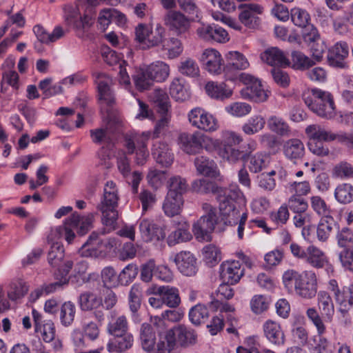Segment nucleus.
<instances>
[{
  "label": "nucleus",
  "mask_w": 353,
  "mask_h": 353,
  "mask_svg": "<svg viewBox=\"0 0 353 353\" xmlns=\"http://www.w3.org/2000/svg\"><path fill=\"white\" fill-rule=\"evenodd\" d=\"M139 272L138 266L134 263L126 265L118 275L120 284L127 285L137 277Z\"/></svg>",
  "instance_id": "nucleus-62"
},
{
  "label": "nucleus",
  "mask_w": 353,
  "mask_h": 353,
  "mask_svg": "<svg viewBox=\"0 0 353 353\" xmlns=\"http://www.w3.org/2000/svg\"><path fill=\"white\" fill-rule=\"evenodd\" d=\"M292 68L296 70L305 71L315 65L313 59L304 54L300 51H292L291 54Z\"/></svg>",
  "instance_id": "nucleus-45"
},
{
  "label": "nucleus",
  "mask_w": 353,
  "mask_h": 353,
  "mask_svg": "<svg viewBox=\"0 0 353 353\" xmlns=\"http://www.w3.org/2000/svg\"><path fill=\"white\" fill-rule=\"evenodd\" d=\"M328 290L332 293L337 304L345 308L353 306V284L340 287L335 279L328 282Z\"/></svg>",
  "instance_id": "nucleus-18"
},
{
  "label": "nucleus",
  "mask_w": 353,
  "mask_h": 353,
  "mask_svg": "<svg viewBox=\"0 0 353 353\" xmlns=\"http://www.w3.org/2000/svg\"><path fill=\"white\" fill-rule=\"evenodd\" d=\"M29 287L21 279L13 281L10 285L8 296L10 300L17 301L23 297L28 292Z\"/></svg>",
  "instance_id": "nucleus-55"
},
{
  "label": "nucleus",
  "mask_w": 353,
  "mask_h": 353,
  "mask_svg": "<svg viewBox=\"0 0 353 353\" xmlns=\"http://www.w3.org/2000/svg\"><path fill=\"white\" fill-rule=\"evenodd\" d=\"M76 314V307L74 304L71 301L63 303L59 310V317L61 324L68 327L72 325L74 321Z\"/></svg>",
  "instance_id": "nucleus-54"
},
{
  "label": "nucleus",
  "mask_w": 353,
  "mask_h": 353,
  "mask_svg": "<svg viewBox=\"0 0 353 353\" xmlns=\"http://www.w3.org/2000/svg\"><path fill=\"white\" fill-rule=\"evenodd\" d=\"M199 132H181L179 134L177 143L179 148L186 154H195L199 153Z\"/></svg>",
  "instance_id": "nucleus-29"
},
{
  "label": "nucleus",
  "mask_w": 353,
  "mask_h": 353,
  "mask_svg": "<svg viewBox=\"0 0 353 353\" xmlns=\"http://www.w3.org/2000/svg\"><path fill=\"white\" fill-rule=\"evenodd\" d=\"M203 210L205 214L203 215L192 227V232L199 241H210L212 239L211 234L215 225L219 223L216 209L209 203H203Z\"/></svg>",
  "instance_id": "nucleus-7"
},
{
  "label": "nucleus",
  "mask_w": 353,
  "mask_h": 353,
  "mask_svg": "<svg viewBox=\"0 0 353 353\" xmlns=\"http://www.w3.org/2000/svg\"><path fill=\"white\" fill-rule=\"evenodd\" d=\"M317 304L321 316L315 307H309L306 311V315L310 321L315 326L319 335L326 332L325 322L332 321L335 309L332 299L326 291H319L317 294Z\"/></svg>",
  "instance_id": "nucleus-3"
},
{
  "label": "nucleus",
  "mask_w": 353,
  "mask_h": 353,
  "mask_svg": "<svg viewBox=\"0 0 353 353\" xmlns=\"http://www.w3.org/2000/svg\"><path fill=\"white\" fill-rule=\"evenodd\" d=\"M173 261L179 271L184 276H194L198 271L196 259L190 252L181 251L177 253Z\"/></svg>",
  "instance_id": "nucleus-19"
},
{
  "label": "nucleus",
  "mask_w": 353,
  "mask_h": 353,
  "mask_svg": "<svg viewBox=\"0 0 353 353\" xmlns=\"http://www.w3.org/2000/svg\"><path fill=\"white\" fill-rule=\"evenodd\" d=\"M188 117L193 127L205 132H214L219 128L217 119L201 108L192 109L188 112Z\"/></svg>",
  "instance_id": "nucleus-13"
},
{
  "label": "nucleus",
  "mask_w": 353,
  "mask_h": 353,
  "mask_svg": "<svg viewBox=\"0 0 353 353\" xmlns=\"http://www.w3.org/2000/svg\"><path fill=\"white\" fill-rule=\"evenodd\" d=\"M240 79L246 85L241 91L243 98L259 103L268 99L270 92L263 88L259 79L247 73L241 74Z\"/></svg>",
  "instance_id": "nucleus-10"
},
{
  "label": "nucleus",
  "mask_w": 353,
  "mask_h": 353,
  "mask_svg": "<svg viewBox=\"0 0 353 353\" xmlns=\"http://www.w3.org/2000/svg\"><path fill=\"white\" fill-rule=\"evenodd\" d=\"M194 165L199 174L216 179L220 175L216 162L207 157L199 156L194 159Z\"/></svg>",
  "instance_id": "nucleus-28"
},
{
  "label": "nucleus",
  "mask_w": 353,
  "mask_h": 353,
  "mask_svg": "<svg viewBox=\"0 0 353 353\" xmlns=\"http://www.w3.org/2000/svg\"><path fill=\"white\" fill-rule=\"evenodd\" d=\"M107 332L112 336L128 332V322L125 316H117L114 312H112L108 318Z\"/></svg>",
  "instance_id": "nucleus-38"
},
{
  "label": "nucleus",
  "mask_w": 353,
  "mask_h": 353,
  "mask_svg": "<svg viewBox=\"0 0 353 353\" xmlns=\"http://www.w3.org/2000/svg\"><path fill=\"white\" fill-rule=\"evenodd\" d=\"M152 99L158 108L160 114L168 112L169 97L167 93L162 90H155L152 95Z\"/></svg>",
  "instance_id": "nucleus-61"
},
{
  "label": "nucleus",
  "mask_w": 353,
  "mask_h": 353,
  "mask_svg": "<svg viewBox=\"0 0 353 353\" xmlns=\"http://www.w3.org/2000/svg\"><path fill=\"white\" fill-rule=\"evenodd\" d=\"M334 195L339 203H350L353 201V186L347 183L339 184L334 190Z\"/></svg>",
  "instance_id": "nucleus-50"
},
{
  "label": "nucleus",
  "mask_w": 353,
  "mask_h": 353,
  "mask_svg": "<svg viewBox=\"0 0 353 353\" xmlns=\"http://www.w3.org/2000/svg\"><path fill=\"white\" fill-rule=\"evenodd\" d=\"M119 196L116 184L108 181L103 188V194L100 203L97 205V210L102 214V221L107 226L114 225L118 219V202Z\"/></svg>",
  "instance_id": "nucleus-5"
},
{
  "label": "nucleus",
  "mask_w": 353,
  "mask_h": 353,
  "mask_svg": "<svg viewBox=\"0 0 353 353\" xmlns=\"http://www.w3.org/2000/svg\"><path fill=\"white\" fill-rule=\"evenodd\" d=\"M303 100L308 108L317 116L330 119L335 116V105L331 93L319 88L305 91Z\"/></svg>",
  "instance_id": "nucleus-2"
},
{
  "label": "nucleus",
  "mask_w": 353,
  "mask_h": 353,
  "mask_svg": "<svg viewBox=\"0 0 353 353\" xmlns=\"http://www.w3.org/2000/svg\"><path fill=\"white\" fill-rule=\"evenodd\" d=\"M188 188V185L185 179L174 176L168 181V194L183 197V194L187 192Z\"/></svg>",
  "instance_id": "nucleus-51"
},
{
  "label": "nucleus",
  "mask_w": 353,
  "mask_h": 353,
  "mask_svg": "<svg viewBox=\"0 0 353 353\" xmlns=\"http://www.w3.org/2000/svg\"><path fill=\"white\" fill-rule=\"evenodd\" d=\"M226 68L229 70H245L250 65L246 57L237 51H231L226 54Z\"/></svg>",
  "instance_id": "nucleus-47"
},
{
  "label": "nucleus",
  "mask_w": 353,
  "mask_h": 353,
  "mask_svg": "<svg viewBox=\"0 0 353 353\" xmlns=\"http://www.w3.org/2000/svg\"><path fill=\"white\" fill-rule=\"evenodd\" d=\"M79 304L82 311L93 310L92 314L98 323H101L103 321L104 313L101 310H99L103 306L102 297L93 292H84L79 297Z\"/></svg>",
  "instance_id": "nucleus-15"
},
{
  "label": "nucleus",
  "mask_w": 353,
  "mask_h": 353,
  "mask_svg": "<svg viewBox=\"0 0 353 353\" xmlns=\"http://www.w3.org/2000/svg\"><path fill=\"white\" fill-rule=\"evenodd\" d=\"M189 225L184 222L179 225L174 231L171 232L168 236V244L173 246L181 242L190 241L192 239V234L189 232Z\"/></svg>",
  "instance_id": "nucleus-44"
},
{
  "label": "nucleus",
  "mask_w": 353,
  "mask_h": 353,
  "mask_svg": "<svg viewBox=\"0 0 353 353\" xmlns=\"http://www.w3.org/2000/svg\"><path fill=\"white\" fill-rule=\"evenodd\" d=\"M134 343L133 335L126 332L118 336H114L107 345L109 352H122L131 348Z\"/></svg>",
  "instance_id": "nucleus-34"
},
{
  "label": "nucleus",
  "mask_w": 353,
  "mask_h": 353,
  "mask_svg": "<svg viewBox=\"0 0 353 353\" xmlns=\"http://www.w3.org/2000/svg\"><path fill=\"white\" fill-rule=\"evenodd\" d=\"M103 232L94 231L79 250L83 257H98L117 245L114 237H104Z\"/></svg>",
  "instance_id": "nucleus-6"
},
{
  "label": "nucleus",
  "mask_w": 353,
  "mask_h": 353,
  "mask_svg": "<svg viewBox=\"0 0 353 353\" xmlns=\"http://www.w3.org/2000/svg\"><path fill=\"white\" fill-rule=\"evenodd\" d=\"M265 125V118L259 114L253 115L243 124L242 131L247 135H252L262 130Z\"/></svg>",
  "instance_id": "nucleus-49"
},
{
  "label": "nucleus",
  "mask_w": 353,
  "mask_h": 353,
  "mask_svg": "<svg viewBox=\"0 0 353 353\" xmlns=\"http://www.w3.org/2000/svg\"><path fill=\"white\" fill-rule=\"evenodd\" d=\"M292 23L300 28H307L310 21V14L304 9L294 8L290 11Z\"/></svg>",
  "instance_id": "nucleus-60"
},
{
  "label": "nucleus",
  "mask_w": 353,
  "mask_h": 353,
  "mask_svg": "<svg viewBox=\"0 0 353 353\" xmlns=\"http://www.w3.org/2000/svg\"><path fill=\"white\" fill-rule=\"evenodd\" d=\"M95 81L101 105H111L114 102V94L110 88L112 79L103 73H100L97 76Z\"/></svg>",
  "instance_id": "nucleus-22"
},
{
  "label": "nucleus",
  "mask_w": 353,
  "mask_h": 353,
  "mask_svg": "<svg viewBox=\"0 0 353 353\" xmlns=\"http://www.w3.org/2000/svg\"><path fill=\"white\" fill-rule=\"evenodd\" d=\"M208 316V309L205 305L197 304L192 307L189 312V319L192 323L196 325L203 323Z\"/></svg>",
  "instance_id": "nucleus-56"
},
{
  "label": "nucleus",
  "mask_w": 353,
  "mask_h": 353,
  "mask_svg": "<svg viewBox=\"0 0 353 353\" xmlns=\"http://www.w3.org/2000/svg\"><path fill=\"white\" fill-rule=\"evenodd\" d=\"M170 93L176 101H183L190 97V93L185 87L183 79L179 78L172 80L170 87Z\"/></svg>",
  "instance_id": "nucleus-53"
},
{
  "label": "nucleus",
  "mask_w": 353,
  "mask_h": 353,
  "mask_svg": "<svg viewBox=\"0 0 353 353\" xmlns=\"http://www.w3.org/2000/svg\"><path fill=\"white\" fill-rule=\"evenodd\" d=\"M238 19L240 23L249 29H257L261 24L259 15L263 12V7L258 3H241L238 6Z\"/></svg>",
  "instance_id": "nucleus-12"
},
{
  "label": "nucleus",
  "mask_w": 353,
  "mask_h": 353,
  "mask_svg": "<svg viewBox=\"0 0 353 353\" xmlns=\"http://www.w3.org/2000/svg\"><path fill=\"white\" fill-rule=\"evenodd\" d=\"M94 214L92 213L81 216L74 212L65 221L63 226L57 227L51 232L48 236V241H53L54 238L59 239L63 236L65 241L70 243L75 237L74 229H77L79 234L84 235L92 228Z\"/></svg>",
  "instance_id": "nucleus-1"
},
{
  "label": "nucleus",
  "mask_w": 353,
  "mask_h": 353,
  "mask_svg": "<svg viewBox=\"0 0 353 353\" xmlns=\"http://www.w3.org/2000/svg\"><path fill=\"white\" fill-rule=\"evenodd\" d=\"M48 261L52 268H55L54 270L64 269L67 262L71 263V270L73 268V262L71 260L64 259L63 247L58 242L52 244L48 254Z\"/></svg>",
  "instance_id": "nucleus-32"
},
{
  "label": "nucleus",
  "mask_w": 353,
  "mask_h": 353,
  "mask_svg": "<svg viewBox=\"0 0 353 353\" xmlns=\"http://www.w3.org/2000/svg\"><path fill=\"white\" fill-rule=\"evenodd\" d=\"M218 197L220 211V223L225 225H234L241 219L240 209L237 207L236 200L240 197L241 192L237 186H232L228 190H220Z\"/></svg>",
  "instance_id": "nucleus-4"
},
{
  "label": "nucleus",
  "mask_w": 353,
  "mask_h": 353,
  "mask_svg": "<svg viewBox=\"0 0 353 353\" xmlns=\"http://www.w3.org/2000/svg\"><path fill=\"white\" fill-rule=\"evenodd\" d=\"M152 155L156 162L162 167L168 168L174 161V154L170 146L164 141H156L152 147Z\"/></svg>",
  "instance_id": "nucleus-21"
},
{
  "label": "nucleus",
  "mask_w": 353,
  "mask_h": 353,
  "mask_svg": "<svg viewBox=\"0 0 353 353\" xmlns=\"http://www.w3.org/2000/svg\"><path fill=\"white\" fill-rule=\"evenodd\" d=\"M317 279L316 274L312 271H305L300 281L295 286L294 291L301 297L306 299L314 298L317 293Z\"/></svg>",
  "instance_id": "nucleus-17"
},
{
  "label": "nucleus",
  "mask_w": 353,
  "mask_h": 353,
  "mask_svg": "<svg viewBox=\"0 0 353 353\" xmlns=\"http://www.w3.org/2000/svg\"><path fill=\"white\" fill-rule=\"evenodd\" d=\"M268 129L280 137H289L292 130L285 119L276 115H272L268 119Z\"/></svg>",
  "instance_id": "nucleus-39"
},
{
  "label": "nucleus",
  "mask_w": 353,
  "mask_h": 353,
  "mask_svg": "<svg viewBox=\"0 0 353 353\" xmlns=\"http://www.w3.org/2000/svg\"><path fill=\"white\" fill-rule=\"evenodd\" d=\"M150 137V131L143 132L141 135L135 134L126 137L125 145L128 154L136 153V163L143 165L149 156L147 142Z\"/></svg>",
  "instance_id": "nucleus-9"
},
{
  "label": "nucleus",
  "mask_w": 353,
  "mask_h": 353,
  "mask_svg": "<svg viewBox=\"0 0 353 353\" xmlns=\"http://www.w3.org/2000/svg\"><path fill=\"white\" fill-rule=\"evenodd\" d=\"M263 333L271 343L281 346L285 344V334L279 323L272 320L266 321L263 325Z\"/></svg>",
  "instance_id": "nucleus-27"
},
{
  "label": "nucleus",
  "mask_w": 353,
  "mask_h": 353,
  "mask_svg": "<svg viewBox=\"0 0 353 353\" xmlns=\"http://www.w3.org/2000/svg\"><path fill=\"white\" fill-rule=\"evenodd\" d=\"M305 261L312 267L321 269L330 264L329 259L325 253L315 245H311L307 248Z\"/></svg>",
  "instance_id": "nucleus-33"
},
{
  "label": "nucleus",
  "mask_w": 353,
  "mask_h": 353,
  "mask_svg": "<svg viewBox=\"0 0 353 353\" xmlns=\"http://www.w3.org/2000/svg\"><path fill=\"white\" fill-rule=\"evenodd\" d=\"M219 155L230 163H236L238 161H245L248 159V152L244 150H239L234 147L223 148L219 151Z\"/></svg>",
  "instance_id": "nucleus-52"
},
{
  "label": "nucleus",
  "mask_w": 353,
  "mask_h": 353,
  "mask_svg": "<svg viewBox=\"0 0 353 353\" xmlns=\"http://www.w3.org/2000/svg\"><path fill=\"white\" fill-rule=\"evenodd\" d=\"M70 270L71 263L70 262L65 264L63 270H54L53 276L56 281L43 285L44 292L46 294L53 293L67 285L70 278V276H68Z\"/></svg>",
  "instance_id": "nucleus-26"
},
{
  "label": "nucleus",
  "mask_w": 353,
  "mask_h": 353,
  "mask_svg": "<svg viewBox=\"0 0 353 353\" xmlns=\"http://www.w3.org/2000/svg\"><path fill=\"white\" fill-rule=\"evenodd\" d=\"M349 48L347 43L340 41L329 49L327 61L330 65L334 67H343V61L347 57Z\"/></svg>",
  "instance_id": "nucleus-31"
},
{
  "label": "nucleus",
  "mask_w": 353,
  "mask_h": 353,
  "mask_svg": "<svg viewBox=\"0 0 353 353\" xmlns=\"http://www.w3.org/2000/svg\"><path fill=\"white\" fill-rule=\"evenodd\" d=\"M165 32V29L159 24L153 31L150 25L139 23L135 28V38L143 48H150L163 42Z\"/></svg>",
  "instance_id": "nucleus-8"
},
{
  "label": "nucleus",
  "mask_w": 353,
  "mask_h": 353,
  "mask_svg": "<svg viewBox=\"0 0 353 353\" xmlns=\"http://www.w3.org/2000/svg\"><path fill=\"white\" fill-rule=\"evenodd\" d=\"M170 335L173 339V349L176 345V341L183 347H188L196 342V334L194 331L183 325L168 330L164 336H161L159 341H164Z\"/></svg>",
  "instance_id": "nucleus-16"
},
{
  "label": "nucleus",
  "mask_w": 353,
  "mask_h": 353,
  "mask_svg": "<svg viewBox=\"0 0 353 353\" xmlns=\"http://www.w3.org/2000/svg\"><path fill=\"white\" fill-rule=\"evenodd\" d=\"M183 205V197L167 194L163 204V210L168 216L172 217L181 212Z\"/></svg>",
  "instance_id": "nucleus-46"
},
{
  "label": "nucleus",
  "mask_w": 353,
  "mask_h": 353,
  "mask_svg": "<svg viewBox=\"0 0 353 353\" xmlns=\"http://www.w3.org/2000/svg\"><path fill=\"white\" fill-rule=\"evenodd\" d=\"M277 172L271 170L268 172H262L257 176V183L260 188L266 192H272L276 188V180L273 177Z\"/></svg>",
  "instance_id": "nucleus-57"
},
{
  "label": "nucleus",
  "mask_w": 353,
  "mask_h": 353,
  "mask_svg": "<svg viewBox=\"0 0 353 353\" xmlns=\"http://www.w3.org/2000/svg\"><path fill=\"white\" fill-rule=\"evenodd\" d=\"M336 223L332 216L323 217L317 225L316 235L320 241H326L332 234Z\"/></svg>",
  "instance_id": "nucleus-48"
},
{
  "label": "nucleus",
  "mask_w": 353,
  "mask_h": 353,
  "mask_svg": "<svg viewBox=\"0 0 353 353\" xmlns=\"http://www.w3.org/2000/svg\"><path fill=\"white\" fill-rule=\"evenodd\" d=\"M283 153L286 158L296 162L301 159L305 153V148L302 141L298 139H292L283 144Z\"/></svg>",
  "instance_id": "nucleus-37"
},
{
  "label": "nucleus",
  "mask_w": 353,
  "mask_h": 353,
  "mask_svg": "<svg viewBox=\"0 0 353 353\" xmlns=\"http://www.w3.org/2000/svg\"><path fill=\"white\" fill-rule=\"evenodd\" d=\"M268 157L262 154L256 153L250 158L249 170L251 172L258 173L265 168L268 164Z\"/></svg>",
  "instance_id": "nucleus-64"
},
{
  "label": "nucleus",
  "mask_w": 353,
  "mask_h": 353,
  "mask_svg": "<svg viewBox=\"0 0 353 353\" xmlns=\"http://www.w3.org/2000/svg\"><path fill=\"white\" fill-rule=\"evenodd\" d=\"M192 188L194 192L198 193H214L216 195L217 200L220 190H228L229 189L218 187L215 183L204 179H196L192 183Z\"/></svg>",
  "instance_id": "nucleus-43"
},
{
  "label": "nucleus",
  "mask_w": 353,
  "mask_h": 353,
  "mask_svg": "<svg viewBox=\"0 0 353 353\" xmlns=\"http://www.w3.org/2000/svg\"><path fill=\"white\" fill-rule=\"evenodd\" d=\"M161 296L164 304L170 307L175 308L181 303L179 290L174 287L165 286Z\"/></svg>",
  "instance_id": "nucleus-59"
},
{
  "label": "nucleus",
  "mask_w": 353,
  "mask_h": 353,
  "mask_svg": "<svg viewBox=\"0 0 353 353\" xmlns=\"http://www.w3.org/2000/svg\"><path fill=\"white\" fill-rule=\"evenodd\" d=\"M243 274L244 269L238 261H225L220 266V277L227 284H236Z\"/></svg>",
  "instance_id": "nucleus-20"
},
{
  "label": "nucleus",
  "mask_w": 353,
  "mask_h": 353,
  "mask_svg": "<svg viewBox=\"0 0 353 353\" xmlns=\"http://www.w3.org/2000/svg\"><path fill=\"white\" fill-rule=\"evenodd\" d=\"M139 341L141 348L147 353H157L156 334L152 325L148 323L141 324L139 330Z\"/></svg>",
  "instance_id": "nucleus-23"
},
{
  "label": "nucleus",
  "mask_w": 353,
  "mask_h": 353,
  "mask_svg": "<svg viewBox=\"0 0 353 353\" xmlns=\"http://www.w3.org/2000/svg\"><path fill=\"white\" fill-rule=\"evenodd\" d=\"M308 141H324L326 142L336 140V134L317 124L308 125L305 128Z\"/></svg>",
  "instance_id": "nucleus-36"
},
{
  "label": "nucleus",
  "mask_w": 353,
  "mask_h": 353,
  "mask_svg": "<svg viewBox=\"0 0 353 353\" xmlns=\"http://www.w3.org/2000/svg\"><path fill=\"white\" fill-rule=\"evenodd\" d=\"M261 59L270 65L287 67L290 65V61L285 54L277 48L266 50L261 54Z\"/></svg>",
  "instance_id": "nucleus-35"
},
{
  "label": "nucleus",
  "mask_w": 353,
  "mask_h": 353,
  "mask_svg": "<svg viewBox=\"0 0 353 353\" xmlns=\"http://www.w3.org/2000/svg\"><path fill=\"white\" fill-rule=\"evenodd\" d=\"M201 60L206 70L214 74H220L223 70V59L216 50L208 48L202 53Z\"/></svg>",
  "instance_id": "nucleus-25"
},
{
  "label": "nucleus",
  "mask_w": 353,
  "mask_h": 353,
  "mask_svg": "<svg viewBox=\"0 0 353 353\" xmlns=\"http://www.w3.org/2000/svg\"><path fill=\"white\" fill-rule=\"evenodd\" d=\"M132 79L136 88L140 92L150 89L153 85V81L147 66L137 69L132 75Z\"/></svg>",
  "instance_id": "nucleus-40"
},
{
  "label": "nucleus",
  "mask_w": 353,
  "mask_h": 353,
  "mask_svg": "<svg viewBox=\"0 0 353 353\" xmlns=\"http://www.w3.org/2000/svg\"><path fill=\"white\" fill-rule=\"evenodd\" d=\"M332 175L341 180L353 179V166L346 161H341L333 168Z\"/></svg>",
  "instance_id": "nucleus-58"
},
{
  "label": "nucleus",
  "mask_w": 353,
  "mask_h": 353,
  "mask_svg": "<svg viewBox=\"0 0 353 353\" xmlns=\"http://www.w3.org/2000/svg\"><path fill=\"white\" fill-rule=\"evenodd\" d=\"M119 126L118 119H112L108 117L107 123L98 128L90 130L92 141L103 147L109 148L114 143L115 133Z\"/></svg>",
  "instance_id": "nucleus-11"
},
{
  "label": "nucleus",
  "mask_w": 353,
  "mask_h": 353,
  "mask_svg": "<svg viewBox=\"0 0 353 353\" xmlns=\"http://www.w3.org/2000/svg\"><path fill=\"white\" fill-rule=\"evenodd\" d=\"M164 24L178 34L185 32L189 28V21L185 16L175 10H170L165 14Z\"/></svg>",
  "instance_id": "nucleus-24"
},
{
  "label": "nucleus",
  "mask_w": 353,
  "mask_h": 353,
  "mask_svg": "<svg viewBox=\"0 0 353 353\" xmlns=\"http://www.w3.org/2000/svg\"><path fill=\"white\" fill-rule=\"evenodd\" d=\"M205 90L210 97L221 101L230 99L233 94L232 89L224 82L209 81Z\"/></svg>",
  "instance_id": "nucleus-30"
},
{
  "label": "nucleus",
  "mask_w": 353,
  "mask_h": 353,
  "mask_svg": "<svg viewBox=\"0 0 353 353\" xmlns=\"http://www.w3.org/2000/svg\"><path fill=\"white\" fill-rule=\"evenodd\" d=\"M303 276V273L299 274L294 270H288L283 274V283L285 288L289 292H293L295 290V286L297 285L299 281Z\"/></svg>",
  "instance_id": "nucleus-63"
},
{
  "label": "nucleus",
  "mask_w": 353,
  "mask_h": 353,
  "mask_svg": "<svg viewBox=\"0 0 353 353\" xmlns=\"http://www.w3.org/2000/svg\"><path fill=\"white\" fill-rule=\"evenodd\" d=\"M105 61L110 65H114V63H119V81L121 85H122L126 90H130L131 83L130 77L128 74L125 68L123 65L125 63L124 61H119L117 56L114 51H110L105 56Z\"/></svg>",
  "instance_id": "nucleus-42"
},
{
  "label": "nucleus",
  "mask_w": 353,
  "mask_h": 353,
  "mask_svg": "<svg viewBox=\"0 0 353 353\" xmlns=\"http://www.w3.org/2000/svg\"><path fill=\"white\" fill-rule=\"evenodd\" d=\"M65 21L69 26H72L78 31L85 32L93 24V18L89 14H85L83 17L79 15L77 6H65L63 8Z\"/></svg>",
  "instance_id": "nucleus-14"
},
{
  "label": "nucleus",
  "mask_w": 353,
  "mask_h": 353,
  "mask_svg": "<svg viewBox=\"0 0 353 353\" xmlns=\"http://www.w3.org/2000/svg\"><path fill=\"white\" fill-rule=\"evenodd\" d=\"M153 82H163L170 74V66L165 62L157 61L147 65Z\"/></svg>",
  "instance_id": "nucleus-41"
}]
</instances>
